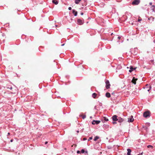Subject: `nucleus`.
<instances>
[{
    "instance_id": "33",
    "label": "nucleus",
    "mask_w": 155,
    "mask_h": 155,
    "mask_svg": "<svg viewBox=\"0 0 155 155\" xmlns=\"http://www.w3.org/2000/svg\"><path fill=\"white\" fill-rule=\"evenodd\" d=\"M48 143V142H45V144H47V143Z\"/></svg>"
},
{
    "instance_id": "7",
    "label": "nucleus",
    "mask_w": 155,
    "mask_h": 155,
    "mask_svg": "<svg viewBox=\"0 0 155 155\" xmlns=\"http://www.w3.org/2000/svg\"><path fill=\"white\" fill-rule=\"evenodd\" d=\"M112 119L113 121H116L118 120L117 116L116 115H114L112 117Z\"/></svg>"
},
{
    "instance_id": "25",
    "label": "nucleus",
    "mask_w": 155,
    "mask_h": 155,
    "mask_svg": "<svg viewBox=\"0 0 155 155\" xmlns=\"http://www.w3.org/2000/svg\"><path fill=\"white\" fill-rule=\"evenodd\" d=\"M80 152H81V151H79V150H78V151H77V153H80Z\"/></svg>"
},
{
    "instance_id": "9",
    "label": "nucleus",
    "mask_w": 155,
    "mask_h": 155,
    "mask_svg": "<svg viewBox=\"0 0 155 155\" xmlns=\"http://www.w3.org/2000/svg\"><path fill=\"white\" fill-rule=\"evenodd\" d=\"M72 13L75 16H76L77 15V12L74 9L72 10Z\"/></svg>"
},
{
    "instance_id": "26",
    "label": "nucleus",
    "mask_w": 155,
    "mask_h": 155,
    "mask_svg": "<svg viewBox=\"0 0 155 155\" xmlns=\"http://www.w3.org/2000/svg\"><path fill=\"white\" fill-rule=\"evenodd\" d=\"M92 137H91L89 138V140H92Z\"/></svg>"
},
{
    "instance_id": "32",
    "label": "nucleus",
    "mask_w": 155,
    "mask_h": 155,
    "mask_svg": "<svg viewBox=\"0 0 155 155\" xmlns=\"http://www.w3.org/2000/svg\"><path fill=\"white\" fill-rule=\"evenodd\" d=\"M13 140H12H12H10V142H13Z\"/></svg>"
},
{
    "instance_id": "5",
    "label": "nucleus",
    "mask_w": 155,
    "mask_h": 155,
    "mask_svg": "<svg viewBox=\"0 0 155 155\" xmlns=\"http://www.w3.org/2000/svg\"><path fill=\"white\" fill-rule=\"evenodd\" d=\"M101 122L100 120H94L92 122V124H99Z\"/></svg>"
},
{
    "instance_id": "29",
    "label": "nucleus",
    "mask_w": 155,
    "mask_h": 155,
    "mask_svg": "<svg viewBox=\"0 0 155 155\" xmlns=\"http://www.w3.org/2000/svg\"><path fill=\"white\" fill-rule=\"evenodd\" d=\"M121 38V37H120V36H118V38L119 39H120V38Z\"/></svg>"
},
{
    "instance_id": "24",
    "label": "nucleus",
    "mask_w": 155,
    "mask_h": 155,
    "mask_svg": "<svg viewBox=\"0 0 155 155\" xmlns=\"http://www.w3.org/2000/svg\"><path fill=\"white\" fill-rule=\"evenodd\" d=\"M68 10H71V7H69L68 8Z\"/></svg>"
},
{
    "instance_id": "30",
    "label": "nucleus",
    "mask_w": 155,
    "mask_h": 155,
    "mask_svg": "<svg viewBox=\"0 0 155 155\" xmlns=\"http://www.w3.org/2000/svg\"><path fill=\"white\" fill-rule=\"evenodd\" d=\"M83 14H84V13H83V12H81V15H83Z\"/></svg>"
},
{
    "instance_id": "37",
    "label": "nucleus",
    "mask_w": 155,
    "mask_h": 155,
    "mask_svg": "<svg viewBox=\"0 0 155 155\" xmlns=\"http://www.w3.org/2000/svg\"><path fill=\"white\" fill-rule=\"evenodd\" d=\"M12 87H11L10 88V89H12Z\"/></svg>"
},
{
    "instance_id": "35",
    "label": "nucleus",
    "mask_w": 155,
    "mask_h": 155,
    "mask_svg": "<svg viewBox=\"0 0 155 155\" xmlns=\"http://www.w3.org/2000/svg\"><path fill=\"white\" fill-rule=\"evenodd\" d=\"M64 45V44H63L61 45V46H63Z\"/></svg>"
},
{
    "instance_id": "3",
    "label": "nucleus",
    "mask_w": 155,
    "mask_h": 155,
    "mask_svg": "<svg viewBox=\"0 0 155 155\" xmlns=\"http://www.w3.org/2000/svg\"><path fill=\"white\" fill-rule=\"evenodd\" d=\"M106 89H108L110 88V82L108 80H107L106 82Z\"/></svg>"
},
{
    "instance_id": "8",
    "label": "nucleus",
    "mask_w": 155,
    "mask_h": 155,
    "mask_svg": "<svg viewBox=\"0 0 155 155\" xmlns=\"http://www.w3.org/2000/svg\"><path fill=\"white\" fill-rule=\"evenodd\" d=\"M136 68H133L132 66H130V69L129 70V72H132L136 69Z\"/></svg>"
},
{
    "instance_id": "38",
    "label": "nucleus",
    "mask_w": 155,
    "mask_h": 155,
    "mask_svg": "<svg viewBox=\"0 0 155 155\" xmlns=\"http://www.w3.org/2000/svg\"><path fill=\"white\" fill-rule=\"evenodd\" d=\"M140 20L139 19V20H138V21H140Z\"/></svg>"
},
{
    "instance_id": "28",
    "label": "nucleus",
    "mask_w": 155,
    "mask_h": 155,
    "mask_svg": "<svg viewBox=\"0 0 155 155\" xmlns=\"http://www.w3.org/2000/svg\"><path fill=\"white\" fill-rule=\"evenodd\" d=\"M83 140H87V139L86 138H83Z\"/></svg>"
},
{
    "instance_id": "16",
    "label": "nucleus",
    "mask_w": 155,
    "mask_h": 155,
    "mask_svg": "<svg viewBox=\"0 0 155 155\" xmlns=\"http://www.w3.org/2000/svg\"><path fill=\"white\" fill-rule=\"evenodd\" d=\"M106 96L107 97H110V94L108 92H107L106 94Z\"/></svg>"
},
{
    "instance_id": "13",
    "label": "nucleus",
    "mask_w": 155,
    "mask_h": 155,
    "mask_svg": "<svg viewBox=\"0 0 155 155\" xmlns=\"http://www.w3.org/2000/svg\"><path fill=\"white\" fill-rule=\"evenodd\" d=\"M137 80V79H135L134 77L133 78L132 82L134 84H136V81Z\"/></svg>"
},
{
    "instance_id": "11",
    "label": "nucleus",
    "mask_w": 155,
    "mask_h": 155,
    "mask_svg": "<svg viewBox=\"0 0 155 155\" xmlns=\"http://www.w3.org/2000/svg\"><path fill=\"white\" fill-rule=\"evenodd\" d=\"M127 155H131V150L130 149H127Z\"/></svg>"
},
{
    "instance_id": "19",
    "label": "nucleus",
    "mask_w": 155,
    "mask_h": 155,
    "mask_svg": "<svg viewBox=\"0 0 155 155\" xmlns=\"http://www.w3.org/2000/svg\"><path fill=\"white\" fill-rule=\"evenodd\" d=\"M99 138V137H98V136H96V137H94V141H96L97 139H98Z\"/></svg>"
},
{
    "instance_id": "27",
    "label": "nucleus",
    "mask_w": 155,
    "mask_h": 155,
    "mask_svg": "<svg viewBox=\"0 0 155 155\" xmlns=\"http://www.w3.org/2000/svg\"><path fill=\"white\" fill-rule=\"evenodd\" d=\"M113 123L114 124H116L117 123V122H113Z\"/></svg>"
},
{
    "instance_id": "6",
    "label": "nucleus",
    "mask_w": 155,
    "mask_h": 155,
    "mask_svg": "<svg viewBox=\"0 0 155 155\" xmlns=\"http://www.w3.org/2000/svg\"><path fill=\"white\" fill-rule=\"evenodd\" d=\"M134 119L132 116H131L130 118H128V121L129 122H132L133 121Z\"/></svg>"
},
{
    "instance_id": "4",
    "label": "nucleus",
    "mask_w": 155,
    "mask_h": 155,
    "mask_svg": "<svg viewBox=\"0 0 155 155\" xmlns=\"http://www.w3.org/2000/svg\"><path fill=\"white\" fill-rule=\"evenodd\" d=\"M78 23L79 25H82L84 23V21L78 19L77 20Z\"/></svg>"
},
{
    "instance_id": "31",
    "label": "nucleus",
    "mask_w": 155,
    "mask_h": 155,
    "mask_svg": "<svg viewBox=\"0 0 155 155\" xmlns=\"http://www.w3.org/2000/svg\"><path fill=\"white\" fill-rule=\"evenodd\" d=\"M152 2H150V3H149V4H150V5H152Z\"/></svg>"
},
{
    "instance_id": "22",
    "label": "nucleus",
    "mask_w": 155,
    "mask_h": 155,
    "mask_svg": "<svg viewBox=\"0 0 155 155\" xmlns=\"http://www.w3.org/2000/svg\"><path fill=\"white\" fill-rule=\"evenodd\" d=\"M81 152L82 153H83L84 152V149H82L81 150Z\"/></svg>"
},
{
    "instance_id": "36",
    "label": "nucleus",
    "mask_w": 155,
    "mask_h": 155,
    "mask_svg": "<svg viewBox=\"0 0 155 155\" xmlns=\"http://www.w3.org/2000/svg\"><path fill=\"white\" fill-rule=\"evenodd\" d=\"M79 131L78 130V131H77V133H79Z\"/></svg>"
},
{
    "instance_id": "18",
    "label": "nucleus",
    "mask_w": 155,
    "mask_h": 155,
    "mask_svg": "<svg viewBox=\"0 0 155 155\" xmlns=\"http://www.w3.org/2000/svg\"><path fill=\"white\" fill-rule=\"evenodd\" d=\"M147 147L148 148H150L151 149H153V146L151 145H149L147 146Z\"/></svg>"
},
{
    "instance_id": "20",
    "label": "nucleus",
    "mask_w": 155,
    "mask_h": 155,
    "mask_svg": "<svg viewBox=\"0 0 155 155\" xmlns=\"http://www.w3.org/2000/svg\"><path fill=\"white\" fill-rule=\"evenodd\" d=\"M155 8V6L154 5H153L151 7V8H152V9L153 11H154V8Z\"/></svg>"
},
{
    "instance_id": "23",
    "label": "nucleus",
    "mask_w": 155,
    "mask_h": 155,
    "mask_svg": "<svg viewBox=\"0 0 155 155\" xmlns=\"http://www.w3.org/2000/svg\"><path fill=\"white\" fill-rule=\"evenodd\" d=\"M86 116L85 115H83L82 116V117L83 119H84V118H86Z\"/></svg>"
},
{
    "instance_id": "2",
    "label": "nucleus",
    "mask_w": 155,
    "mask_h": 155,
    "mask_svg": "<svg viewBox=\"0 0 155 155\" xmlns=\"http://www.w3.org/2000/svg\"><path fill=\"white\" fill-rule=\"evenodd\" d=\"M140 0H134L132 2V4L134 5H137L140 3Z\"/></svg>"
},
{
    "instance_id": "17",
    "label": "nucleus",
    "mask_w": 155,
    "mask_h": 155,
    "mask_svg": "<svg viewBox=\"0 0 155 155\" xmlns=\"http://www.w3.org/2000/svg\"><path fill=\"white\" fill-rule=\"evenodd\" d=\"M81 0H75V3L77 4H78Z\"/></svg>"
},
{
    "instance_id": "1",
    "label": "nucleus",
    "mask_w": 155,
    "mask_h": 155,
    "mask_svg": "<svg viewBox=\"0 0 155 155\" xmlns=\"http://www.w3.org/2000/svg\"><path fill=\"white\" fill-rule=\"evenodd\" d=\"M143 115L144 117H147L150 116V112L149 111H146L143 113Z\"/></svg>"
},
{
    "instance_id": "34",
    "label": "nucleus",
    "mask_w": 155,
    "mask_h": 155,
    "mask_svg": "<svg viewBox=\"0 0 155 155\" xmlns=\"http://www.w3.org/2000/svg\"><path fill=\"white\" fill-rule=\"evenodd\" d=\"M10 134V133H8V134L7 136H8V135H9Z\"/></svg>"
},
{
    "instance_id": "15",
    "label": "nucleus",
    "mask_w": 155,
    "mask_h": 155,
    "mask_svg": "<svg viewBox=\"0 0 155 155\" xmlns=\"http://www.w3.org/2000/svg\"><path fill=\"white\" fill-rule=\"evenodd\" d=\"M53 3L55 5H57L58 4V1L57 0H52Z\"/></svg>"
},
{
    "instance_id": "10",
    "label": "nucleus",
    "mask_w": 155,
    "mask_h": 155,
    "mask_svg": "<svg viewBox=\"0 0 155 155\" xmlns=\"http://www.w3.org/2000/svg\"><path fill=\"white\" fill-rule=\"evenodd\" d=\"M97 94L95 93H94L92 94V97L94 98H97Z\"/></svg>"
},
{
    "instance_id": "21",
    "label": "nucleus",
    "mask_w": 155,
    "mask_h": 155,
    "mask_svg": "<svg viewBox=\"0 0 155 155\" xmlns=\"http://www.w3.org/2000/svg\"><path fill=\"white\" fill-rule=\"evenodd\" d=\"M104 120L105 121H108V119L106 117H104Z\"/></svg>"
},
{
    "instance_id": "12",
    "label": "nucleus",
    "mask_w": 155,
    "mask_h": 155,
    "mask_svg": "<svg viewBox=\"0 0 155 155\" xmlns=\"http://www.w3.org/2000/svg\"><path fill=\"white\" fill-rule=\"evenodd\" d=\"M117 121H118V122L120 123H121L123 121V119L120 117H119L118 118Z\"/></svg>"
},
{
    "instance_id": "14",
    "label": "nucleus",
    "mask_w": 155,
    "mask_h": 155,
    "mask_svg": "<svg viewBox=\"0 0 155 155\" xmlns=\"http://www.w3.org/2000/svg\"><path fill=\"white\" fill-rule=\"evenodd\" d=\"M147 86H148L149 89H147V87H144V88L146 89V90H147L149 92L150 91V90H151V87L150 86H149V85H148L147 84Z\"/></svg>"
}]
</instances>
